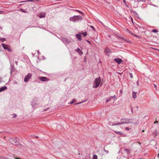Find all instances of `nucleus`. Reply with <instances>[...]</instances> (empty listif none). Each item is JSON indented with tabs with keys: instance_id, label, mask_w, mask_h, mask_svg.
Returning a JSON list of instances; mask_svg holds the SVG:
<instances>
[{
	"instance_id": "1",
	"label": "nucleus",
	"mask_w": 159,
	"mask_h": 159,
	"mask_svg": "<svg viewBox=\"0 0 159 159\" xmlns=\"http://www.w3.org/2000/svg\"><path fill=\"white\" fill-rule=\"evenodd\" d=\"M83 19V17L80 15L74 16L71 17L69 18L70 21L73 22H78L81 21Z\"/></svg>"
},
{
	"instance_id": "2",
	"label": "nucleus",
	"mask_w": 159,
	"mask_h": 159,
	"mask_svg": "<svg viewBox=\"0 0 159 159\" xmlns=\"http://www.w3.org/2000/svg\"><path fill=\"white\" fill-rule=\"evenodd\" d=\"M130 119L127 118H122L120 120V122H118L116 124H113L112 126L115 125H120L124 124H127L130 122Z\"/></svg>"
},
{
	"instance_id": "3",
	"label": "nucleus",
	"mask_w": 159,
	"mask_h": 159,
	"mask_svg": "<svg viewBox=\"0 0 159 159\" xmlns=\"http://www.w3.org/2000/svg\"><path fill=\"white\" fill-rule=\"evenodd\" d=\"M101 80V79L100 77L96 78L93 82V87L94 88H98L100 84Z\"/></svg>"
},
{
	"instance_id": "4",
	"label": "nucleus",
	"mask_w": 159,
	"mask_h": 159,
	"mask_svg": "<svg viewBox=\"0 0 159 159\" xmlns=\"http://www.w3.org/2000/svg\"><path fill=\"white\" fill-rule=\"evenodd\" d=\"M9 141L12 144L19 145L20 146H21V145L17 141V140L16 138H15V139L11 138L9 139Z\"/></svg>"
},
{
	"instance_id": "5",
	"label": "nucleus",
	"mask_w": 159,
	"mask_h": 159,
	"mask_svg": "<svg viewBox=\"0 0 159 159\" xmlns=\"http://www.w3.org/2000/svg\"><path fill=\"white\" fill-rule=\"evenodd\" d=\"M1 44L4 49L7 50L8 52H11V49L9 46L3 43H2Z\"/></svg>"
},
{
	"instance_id": "6",
	"label": "nucleus",
	"mask_w": 159,
	"mask_h": 159,
	"mask_svg": "<svg viewBox=\"0 0 159 159\" xmlns=\"http://www.w3.org/2000/svg\"><path fill=\"white\" fill-rule=\"evenodd\" d=\"M32 75L31 73H28L26 75L24 78V81L25 82H28L29 80L31 78Z\"/></svg>"
},
{
	"instance_id": "7",
	"label": "nucleus",
	"mask_w": 159,
	"mask_h": 159,
	"mask_svg": "<svg viewBox=\"0 0 159 159\" xmlns=\"http://www.w3.org/2000/svg\"><path fill=\"white\" fill-rule=\"evenodd\" d=\"M38 79L40 81L43 82L47 81L49 80V79L46 77L40 76L38 77Z\"/></svg>"
},
{
	"instance_id": "8",
	"label": "nucleus",
	"mask_w": 159,
	"mask_h": 159,
	"mask_svg": "<svg viewBox=\"0 0 159 159\" xmlns=\"http://www.w3.org/2000/svg\"><path fill=\"white\" fill-rule=\"evenodd\" d=\"M104 52L105 54L107 56H110V53L111 52L110 49L108 47H106L105 49Z\"/></svg>"
},
{
	"instance_id": "9",
	"label": "nucleus",
	"mask_w": 159,
	"mask_h": 159,
	"mask_svg": "<svg viewBox=\"0 0 159 159\" xmlns=\"http://www.w3.org/2000/svg\"><path fill=\"white\" fill-rule=\"evenodd\" d=\"M61 40L64 43H69L70 42V41L68 39L65 38H61Z\"/></svg>"
},
{
	"instance_id": "10",
	"label": "nucleus",
	"mask_w": 159,
	"mask_h": 159,
	"mask_svg": "<svg viewBox=\"0 0 159 159\" xmlns=\"http://www.w3.org/2000/svg\"><path fill=\"white\" fill-rule=\"evenodd\" d=\"M114 61H116L119 64H120L122 62H123V60L119 58H117L114 59Z\"/></svg>"
},
{
	"instance_id": "11",
	"label": "nucleus",
	"mask_w": 159,
	"mask_h": 159,
	"mask_svg": "<svg viewBox=\"0 0 159 159\" xmlns=\"http://www.w3.org/2000/svg\"><path fill=\"white\" fill-rule=\"evenodd\" d=\"M46 13L45 12L40 13H39V16L40 18H42L43 17H45L46 16Z\"/></svg>"
},
{
	"instance_id": "12",
	"label": "nucleus",
	"mask_w": 159,
	"mask_h": 159,
	"mask_svg": "<svg viewBox=\"0 0 159 159\" xmlns=\"http://www.w3.org/2000/svg\"><path fill=\"white\" fill-rule=\"evenodd\" d=\"M37 105L38 104L36 103H35L33 101L31 102V105L32 107L34 109H36L37 107Z\"/></svg>"
},
{
	"instance_id": "13",
	"label": "nucleus",
	"mask_w": 159,
	"mask_h": 159,
	"mask_svg": "<svg viewBox=\"0 0 159 159\" xmlns=\"http://www.w3.org/2000/svg\"><path fill=\"white\" fill-rule=\"evenodd\" d=\"M76 37L78 40L79 41H81L82 40V36L81 35L79 34H77L76 35Z\"/></svg>"
},
{
	"instance_id": "14",
	"label": "nucleus",
	"mask_w": 159,
	"mask_h": 159,
	"mask_svg": "<svg viewBox=\"0 0 159 159\" xmlns=\"http://www.w3.org/2000/svg\"><path fill=\"white\" fill-rule=\"evenodd\" d=\"M75 51L77 52L80 55H82L83 54L82 51L79 48H77V49L75 50Z\"/></svg>"
},
{
	"instance_id": "15",
	"label": "nucleus",
	"mask_w": 159,
	"mask_h": 159,
	"mask_svg": "<svg viewBox=\"0 0 159 159\" xmlns=\"http://www.w3.org/2000/svg\"><path fill=\"white\" fill-rule=\"evenodd\" d=\"M7 87L6 86H4L0 88V92L3 91L6 89H7Z\"/></svg>"
},
{
	"instance_id": "16",
	"label": "nucleus",
	"mask_w": 159,
	"mask_h": 159,
	"mask_svg": "<svg viewBox=\"0 0 159 159\" xmlns=\"http://www.w3.org/2000/svg\"><path fill=\"white\" fill-rule=\"evenodd\" d=\"M11 68L10 69V70H11L10 73L11 74L12 72L15 71L16 69L15 68L13 65H11Z\"/></svg>"
},
{
	"instance_id": "17",
	"label": "nucleus",
	"mask_w": 159,
	"mask_h": 159,
	"mask_svg": "<svg viewBox=\"0 0 159 159\" xmlns=\"http://www.w3.org/2000/svg\"><path fill=\"white\" fill-rule=\"evenodd\" d=\"M137 93V92H136L134 91H133L132 92V95L133 97L134 98H137V96L136 95Z\"/></svg>"
},
{
	"instance_id": "18",
	"label": "nucleus",
	"mask_w": 159,
	"mask_h": 159,
	"mask_svg": "<svg viewBox=\"0 0 159 159\" xmlns=\"http://www.w3.org/2000/svg\"><path fill=\"white\" fill-rule=\"evenodd\" d=\"M72 11L78 12H79L80 14H81L83 16H84V13L81 11L77 10H72Z\"/></svg>"
},
{
	"instance_id": "19",
	"label": "nucleus",
	"mask_w": 159,
	"mask_h": 159,
	"mask_svg": "<svg viewBox=\"0 0 159 159\" xmlns=\"http://www.w3.org/2000/svg\"><path fill=\"white\" fill-rule=\"evenodd\" d=\"M131 12H133V13L137 17H138L139 16V15L136 13V12L133 10H130Z\"/></svg>"
},
{
	"instance_id": "20",
	"label": "nucleus",
	"mask_w": 159,
	"mask_h": 159,
	"mask_svg": "<svg viewBox=\"0 0 159 159\" xmlns=\"http://www.w3.org/2000/svg\"><path fill=\"white\" fill-rule=\"evenodd\" d=\"M76 100L75 99H73L72 101H71L70 102L69 104H72L73 103H74L76 101Z\"/></svg>"
},
{
	"instance_id": "21",
	"label": "nucleus",
	"mask_w": 159,
	"mask_h": 159,
	"mask_svg": "<svg viewBox=\"0 0 159 159\" xmlns=\"http://www.w3.org/2000/svg\"><path fill=\"white\" fill-rule=\"evenodd\" d=\"M114 132L116 133V134H119L120 135H121L122 134L121 132L120 131H114Z\"/></svg>"
},
{
	"instance_id": "22",
	"label": "nucleus",
	"mask_w": 159,
	"mask_h": 159,
	"mask_svg": "<svg viewBox=\"0 0 159 159\" xmlns=\"http://www.w3.org/2000/svg\"><path fill=\"white\" fill-rule=\"evenodd\" d=\"M111 99V97H110L109 98H107V100H106V103H107L109 102L110 101Z\"/></svg>"
},
{
	"instance_id": "23",
	"label": "nucleus",
	"mask_w": 159,
	"mask_h": 159,
	"mask_svg": "<svg viewBox=\"0 0 159 159\" xmlns=\"http://www.w3.org/2000/svg\"><path fill=\"white\" fill-rule=\"evenodd\" d=\"M124 150L125 152H126L127 154H128L129 153V151L128 149L125 148L124 149Z\"/></svg>"
},
{
	"instance_id": "24",
	"label": "nucleus",
	"mask_w": 159,
	"mask_h": 159,
	"mask_svg": "<svg viewBox=\"0 0 159 159\" xmlns=\"http://www.w3.org/2000/svg\"><path fill=\"white\" fill-rule=\"evenodd\" d=\"M34 2V1L33 0H27L26 1H22V2Z\"/></svg>"
},
{
	"instance_id": "25",
	"label": "nucleus",
	"mask_w": 159,
	"mask_h": 159,
	"mask_svg": "<svg viewBox=\"0 0 159 159\" xmlns=\"http://www.w3.org/2000/svg\"><path fill=\"white\" fill-rule=\"evenodd\" d=\"M0 40L2 42H4L6 40V39L5 38H0Z\"/></svg>"
},
{
	"instance_id": "26",
	"label": "nucleus",
	"mask_w": 159,
	"mask_h": 159,
	"mask_svg": "<svg viewBox=\"0 0 159 159\" xmlns=\"http://www.w3.org/2000/svg\"><path fill=\"white\" fill-rule=\"evenodd\" d=\"M93 159H98V156L96 155H93Z\"/></svg>"
},
{
	"instance_id": "27",
	"label": "nucleus",
	"mask_w": 159,
	"mask_h": 159,
	"mask_svg": "<svg viewBox=\"0 0 159 159\" xmlns=\"http://www.w3.org/2000/svg\"><path fill=\"white\" fill-rule=\"evenodd\" d=\"M158 31V30H157L155 29H153L152 30V32L153 33H157Z\"/></svg>"
},
{
	"instance_id": "28",
	"label": "nucleus",
	"mask_w": 159,
	"mask_h": 159,
	"mask_svg": "<svg viewBox=\"0 0 159 159\" xmlns=\"http://www.w3.org/2000/svg\"><path fill=\"white\" fill-rule=\"evenodd\" d=\"M134 36L136 37L137 38L139 39H140V38H141V37L140 36H139V35H138L137 34H134Z\"/></svg>"
},
{
	"instance_id": "29",
	"label": "nucleus",
	"mask_w": 159,
	"mask_h": 159,
	"mask_svg": "<svg viewBox=\"0 0 159 159\" xmlns=\"http://www.w3.org/2000/svg\"><path fill=\"white\" fill-rule=\"evenodd\" d=\"M81 34L83 35L84 36H85L87 35V33L86 32H83L81 33Z\"/></svg>"
},
{
	"instance_id": "30",
	"label": "nucleus",
	"mask_w": 159,
	"mask_h": 159,
	"mask_svg": "<svg viewBox=\"0 0 159 159\" xmlns=\"http://www.w3.org/2000/svg\"><path fill=\"white\" fill-rule=\"evenodd\" d=\"M111 98H113L115 101L116 100V97L115 95H114L113 96H111Z\"/></svg>"
},
{
	"instance_id": "31",
	"label": "nucleus",
	"mask_w": 159,
	"mask_h": 159,
	"mask_svg": "<svg viewBox=\"0 0 159 159\" xmlns=\"http://www.w3.org/2000/svg\"><path fill=\"white\" fill-rule=\"evenodd\" d=\"M20 11H22V12H24V13H26V11H25V10H24L23 9H22V8H20Z\"/></svg>"
},
{
	"instance_id": "32",
	"label": "nucleus",
	"mask_w": 159,
	"mask_h": 159,
	"mask_svg": "<svg viewBox=\"0 0 159 159\" xmlns=\"http://www.w3.org/2000/svg\"><path fill=\"white\" fill-rule=\"evenodd\" d=\"M49 108V107H47V108H46V109H43V111H47Z\"/></svg>"
},
{
	"instance_id": "33",
	"label": "nucleus",
	"mask_w": 159,
	"mask_h": 159,
	"mask_svg": "<svg viewBox=\"0 0 159 159\" xmlns=\"http://www.w3.org/2000/svg\"><path fill=\"white\" fill-rule=\"evenodd\" d=\"M129 75L131 78H132L133 77V75L132 73H129Z\"/></svg>"
},
{
	"instance_id": "34",
	"label": "nucleus",
	"mask_w": 159,
	"mask_h": 159,
	"mask_svg": "<svg viewBox=\"0 0 159 159\" xmlns=\"http://www.w3.org/2000/svg\"><path fill=\"white\" fill-rule=\"evenodd\" d=\"M138 2L142 1V2H145V1H146V0H138Z\"/></svg>"
},
{
	"instance_id": "35",
	"label": "nucleus",
	"mask_w": 159,
	"mask_h": 159,
	"mask_svg": "<svg viewBox=\"0 0 159 159\" xmlns=\"http://www.w3.org/2000/svg\"><path fill=\"white\" fill-rule=\"evenodd\" d=\"M154 131L155 132V136H156L157 134L158 133L157 132L156 130H155Z\"/></svg>"
},
{
	"instance_id": "36",
	"label": "nucleus",
	"mask_w": 159,
	"mask_h": 159,
	"mask_svg": "<svg viewBox=\"0 0 159 159\" xmlns=\"http://www.w3.org/2000/svg\"><path fill=\"white\" fill-rule=\"evenodd\" d=\"M130 108H131V112L132 113H133V108L132 107H130Z\"/></svg>"
},
{
	"instance_id": "37",
	"label": "nucleus",
	"mask_w": 159,
	"mask_h": 159,
	"mask_svg": "<svg viewBox=\"0 0 159 159\" xmlns=\"http://www.w3.org/2000/svg\"><path fill=\"white\" fill-rule=\"evenodd\" d=\"M104 151L107 154H108L109 152L108 151L106 150L105 149H104Z\"/></svg>"
},
{
	"instance_id": "38",
	"label": "nucleus",
	"mask_w": 159,
	"mask_h": 159,
	"mask_svg": "<svg viewBox=\"0 0 159 159\" xmlns=\"http://www.w3.org/2000/svg\"><path fill=\"white\" fill-rule=\"evenodd\" d=\"M120 38H121L122 39H123V40H126V38H124V37H120Z\"/></svg>"
},
{
	"instance_id": "39",
	"label": "nucleus",
	"mask_w": 159,
	"mask_h": 159,
	"mask_svg": "<svg viewBox=\"0 0 159 159\" xmlns=\"http://www.w3.org/2000/svg\"><path fill=\"white\" fill-rule=\"evenodd\" d=\"M129 128H128V127H126V128H125V130H127V131H129Z\"/></svg>"
},
{
	"instance_id": "40",
	"label": "nucleus",
	"mask_w": 159,
	"mask_h": 159,
	"mask_svg": "<svg viewBox=\"0 0 159 159\" xmlns=\"http://www.w3.org/2000/svg\"><path fill=\"white\" fill-rule=\"evenodd\" d=\"M90 27L92 28V29H93V30H95V29L94 28L93 26L91 25Z\"/></svg>"
},
{
	"instance_id": "41",
	"label": "nucleus",
	"mask_w": 159,
	"mask_h": 159,
	"mask_svg": "<svg viewBox=\"0 0 159 159\" xmlns=\"http://www.w3.org/2000/svg\"><path fill=\"white\" fill-rule=\"evenodd\" d=\"M123 2L125 4H126V2L125 0H123Z\"/></svg>"
},
{
	"instance_id": "42",
	"label": "nucleus",
	"mask_w": 159,
	"mask_h": 159,
	"mask_svg": "<svg viewBox=\"0 0 159 159\" xmlns=\"http://www.w3.org/2000/svg\"><path fill=\"white\" fill-rule=\"evenodd\" d=\"M13 115H14L13 117V118H15L16 116V114H13Z\"/></svg>"
},
{
	"instance_id": "43",
	"label": "nucleus",
	"mask_w": 159,
	"mask_h": 159,
	"mask_svg": "<svg viewBox=\"0 0 159 159\" xmlns=\"http://www.w3.org/2000/svg\"><path fill=\"white\" fill-rule=\"evenodd\" d=\"M15 63L16 64V65H18V61H15Z\"/></svg>"
},
{
	"instance_id": "44",
	"label": "nucleus",
	"mask_w": 159,
	"mask_h": 159,
	"mask_svg": "<svg viewBox=\"0 0 159 159\" xmlns=\"http://www.w3.org/2000/svg\"><path fill=\"white\" fill-rule=\"evenodd\" d=\"M139 81L138 80L137 81V86H138L139 85Z\"/></svg>"
},
{
	"instance_id": "45",
	"label": "nucleus",
	"mask_w": 159,
	"mask_h": 159,
	"mask_svg": "<svg viewBox=\"0 0 159 159\" xmlns=\"http://www.w3.org/2000/svg\"><path fill=\"white\" fill-rule=\"evenodd\" d=\"M113 124H111V122H110V123H109V125H112Z\"/></svg>"
},
{
	"instance_id": "46",
	"label": "nucleus",
	"mask_w": 159,
	"mask_h": 159,
	"mask_svg": "<svg viewBox=\"0 0 159 159\" xmlns=\"http://www.w3.org/2000/svg\"><path fill=\"white\" fill-rule=\"evenodd\" d=\"M14 158L15 159H20V158H17V157H14Z\"/></svg>"
},
{
	"instance_id": "47",
	"label": "nucleus",
	"mask_w": 159,
	"mask_h": 159,
	"mask_svg": "<svg viewBox=\"0 0 159 159\" xmlns=\"http://www.w3.org/2000/svg\"><path fill=\"white\" fill-rule=\"evenodd\" d=\"M154 123L155 124H156L157 123H158V121H155V122H154Z\"/></svg>"
},
{
	"instance_id": "48",
	"label": "nucleus",
	"mask_w": 159,
	"mask_h": 159,
	"mask_svg": "<svg viewBox=\"0 0 159 159\" xmlns=\"http://www.w3.org/2000/svg\"><path fill=\"white\" fill-rule=\"evenodd\" d=\"M81 103V102H79V103H75V105H76V104H79Z\"/></svg>"
},
{
	"instance_id": "49",
	"label": "nucleus",
	"mask_w": 159,
	"mask_h": 159,
	"mask_svg": "<svg viewBox=\"0 0 159 159\" xmlns=\"http://www.w3.org/2000/svg\"><path fill=\"white\" fill-rule=\"evenodd\" d=\"M125 5L127 7H129L128 5L126 4V3L125 4Z\"/></svg>"
},
{
	"instance_id": "50",
	"label": "nucleus",
	"mask_w": 159,
	"mask_h": 159,
	"mask_svg": "<svg viewBox=\"0 0 159 159\" xmlns=\"http://www.w3.org/2000/svg\"><path fill=\"white\" fill-rule=\"evenodd\" d=\"M3 12V11H0V14H1L2 13V12Z\"/></svg>"
},
{
	"instance_id": "51",
	"label": "nucleus",
	"mask_w": 159,
	"mask_h": 159,
	"mask_svg": "<svg viewBox=\"0 0 159 159\" xmlns=\"http://www.w3.org/2000/svg\"><path fill=\"white\" fill-rule=\"evenodd\" d=\"M2 79L0 78V83L2 81Z\"/></svg>"
},
{
	"instance_id": "52",
	"label": "nucleus",
	"mask_w": 159,
	"mask_h": 159,
	"mask_svg": "<svg viewBox=\"0 0 159 159\" xmlns=\"http://www.w3.org/2000/svg\"><path fill=\"white\" fill-rule=\"evenodd\" d=\"M154 87L156 88L157 87V85H155V84H154Z\"/></svg>"
},
{
	"instance_id": "53",
	"label": "nucleus",
	"mask_w": 159,
	"mask_h": 159,
	"mask_svg": "<svg viewBox=\"0 0 159 159\" xmlns=\"http://www.w3.org/2000/svg\"><path fill=\"white\" fill-rule=\"evenodd\" d=\"M157 156L158 157H159V153H158V154H157Z\"/></svg>"
},
{
	"instance_id": "54",
	"label": "nucleus",
	"mask_w": 159,
	"mask_h": 159,
	"mask_svg": "<svg viewBox=\"0 0 159 159\" xmlns=\"http://www.w3.org/2000/svg\"><path fill=\"white\" fill-rule=\"evenodd\" d=\"M156 50H157V51H158L159 52V49H156Z\"/></svg>"
},
{
	"instance_id": "55",
	"label": "nucleus",
	"mask_w": 159,
	"mask_h": 159,
	"mask_svg": "<svg viewBox=\"0 0 159 159\" xmlns=\"http://www.w3.org/2000/svg\"><path fill=\"white\" fill-rule=\"evenodd\" d=\"M4 159H9L7 158H5Z\"/></svg>"
},
{
	"instance_id": "56",
	"label": "nucleus",
	"mask_w": 159,
	"mask_h": 159,
	"mask_svg": "<svg viewBox=\"0 0 159 159\" xmlns=\"http://www.w3.org/2000/svg\"><path fill=\"white\" fill-rule=\"evenodd\" d=\"M87 41L88 42H89V43H90V42L88 40H87Z\"/></svg>"
},
{
	"instance_id": "57",
	"label": "nucleus",
	"mask_w": 159,
	"mask_h": 159,
	"mask_svg": "<svg viewBox=\"0 0 159 159\" xmlns=\"http://www.w3.org/2000/svg\"><path fill=\"white\" fill-rule=\"evenodd\" d=\"M144 130H143L142 131V132H144Z\"/></svg>"
},
{
	"instance_id": "58",
	"label": "nucleus",
	"mask_w": 159,
	"mask_h": 159,
	"mask_svg": "<svg viewBox=\"0 0 159 159\" xmlns=\"http://www.w3.org/2000/svg\"><path fill=\"white\" fill-rule=\"evenodd\" d=\"M122 90H121H121H120V93H121V91L122 92Z\"/></svg>"
},
{
	"instance_id": "59",
	"label": "nucleus",
	"mask_w": 159,
	"mask_h": 159,
	"mask_svg": "<svg viewBox=\"0 0 159 159\" xmlns=\"http://www.w3.org/2000/svg\"><path fill=\"white\" fill-rule=\"evenodd\" d=\"M22 5V4H20V6Z\"/></svg>"
},
{
	"instance_id": "60",
	"label": "nucleus",
	"mask_w": 159,
	"mask_h": 159,
	"mask_svg": "<svg viewBox=\"0 0 159 159\" xmlns=\"http://www.w3.org/2000/svg\"><path fill=\"white\" fill-rule=\"evenodd\" d=\"M132 21H133V19L132 18Z\"/></svg>"
},
{
	"instance_id": "61",
	"label": "nucleus",
	"mask_w": 159,
	"mask_h": 159,
	"mask_svg": "<svg viewBox=\"0 0 159 159\" xmlns=\"http://www.w3.org/2000/svg\"><path fill=\"white\" fill-rule=\"evenodd\" d=\"M137 107V108H138V107Z\"/></svg>"
},
{
	"instance_id": "62",
	"label": "nucleus",
	"mask_w": 159,
	"mask_h": 159,
	"mask_svg": "<svg viewBox=\"0 0 159 159\" xmlns=\"http://www.w3.org/2000/svg\"><path fill=\"white\" fill-rule=\"evenodd\" d=\"M38 53H39V51H38Z\"/></svg>"
}]
</instances>
